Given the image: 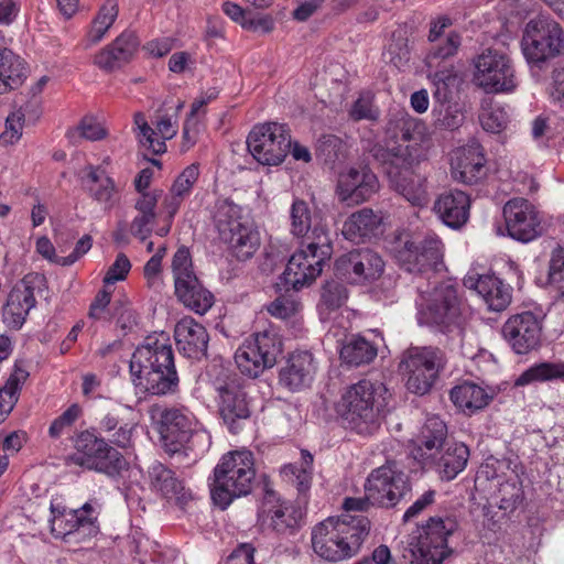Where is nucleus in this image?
<instances>
[{"mask_svg":"<svg viewBox=\"0 0 564 564\" xmlns=\"http://www.w3.org/2000/svg\"><path fill=\"white\" fill-rule=\"evenodd\" d=\"M130 373L137 389L152 395H164L177 389L178 376L169 338L148 336L130 360Z\"/></svg>","mask_w":564,"mask_h":564,"instance_id":"nucleus-1","label":"nucleus"},{"mask_svg":"<svg viewBox=\"0 0 564 564\" xmlns=\"http://www.w3.org/2000/svg\"><path fill=\"white\" fill-rule=\"evenodd\" d=\"M370 528V520L364 514L329 517L312 529V549L329 563L350 560L360 552Z\"/></svg>","mask_w":564,"mask_h":564,"instance_id":"nucleus-2","label":"nucleus"},{"mask_svg":"<svg viewBox=\"0 0 564 564\" xmlns=\"http://www.w3.org/2000/svg\"><path fill=\"white\" fill-rule=\"evenodd\" d=\"M387 393L383 383L368 379L349 386L337 405L345 427L362 436L373 435L381 426Z\"/></svg>","mask_w":564,"mask_h":564,"instance_id":"nucleus-3","label":"nucleus"},{"mask_svg":"<svg viewBox=\"0 0 564 564\" xmlns=\"http://www.w3.org/2000/svg\"><path fill=\"white\" fill-rule=\"evenodd\" d=\"M369 154L383 167L395 192L414 206L427 205V178L413 169L414 159L408 145L387 148L376 143L369 149Z\"/></svg>","mask_w":564,"mask_h":564,"instance_id":"nucleus-4","label":"nucleus"},{"mask_svg":"<svg viewBox=\"0 0 564 564\" xmlns=\"http://www.w3.org/2000/svg\"><path fill=\"white\" fill-rule=\"evenodd\" d=\"M254 479V457L250 451L226 453L213 471L210 495L214 503L225 510L235 499L251 492Z\"/></svg>","mask_w":564,"mask_h":564,"instance_id":"nucleus-5","label":"nucleus"},{"mask_svg":"<svg viewBox=\"0 0 564 564\" xmlns=\"http://www.w3.org/2000/svg\"><path fill=\"white\" fill-rule=\"evenodd\" d=\"M389 252L404 271L431 279L443 269L444 245L434 232L415 241L409 232H397L389 241Z\"/></svg>","mask_w":564,"mask_h":564,"instance_id":"nucleus-6","label":"nucleus"},{"mask_svg":"<svg viewBox=\"0 0 564 564\" xmlns=\"http://www.w3.org/2000/svg\"><path fill=\"white\" fill-rule=\"evenodd\" d=\"M212 218L219 239L228 245L238 260L250 259L260 247V234L254 223L242 215L240 206L229 199H218Z\"/></svg>","mask_w":564,"mask_h":564,"instance_id":"nucleus-7","label":"nucleus"},{"mask_svg":"<svg viewBox=\"0 0 564 564\" xmlns=\"http://www.w3.org/2000/svg\"><path fill=\"white\" fill-rule=\"evenodd\" d=\"M333 243L326 226H315L307 242L293 253L283 272L286 284L299 290L311 284L323 271L324 263L330 259Z\"/></svg>","mask_w":564,"mask_h":564,"instance_id":"nucleus-8","label":"nucleus"},{"mask_svg":"<svg viewBox=\"0 0 564 564\" xmlns=\"http://www.w3.org/2000/svg\"><path fill=\"white\" fill-rule=\"evenodd\" d=\"M457 529L454 517H431L410 539L403 557L411 564H441L451 552L447 539Z\"/></svg>","mask_w":564,"mask_h":564,"instance_id":"nucleus-9","label":"nucleus"},{"mask_svg":"<svg viewBox=\"0 0 564 564\" xmlns=\"http://www.w3.org/2000/svg\"><path fill=\"white\" fill-rule=\"evenodd\" d=\"M447 364L445 352L436 347H410L401 357L399 370L406 389L424 395L434 386Z\"/></svg>","mask_w":564,"mask_h":564,"instance_id":"nucleus-10","label":"nucleus"},{"mask_svg":"<svg viewBox=\"0 0 564 564\" xmlns=\"http://www.w3.org/2000/svg\"><path fill=\"white\" fill-rule=\"evenodd\" d=\"M464 311L457 285L445 281L429 294L426 303L420 310L419 322L443 333H451L464 324Z\"/></svg>","mask_w":564,"mask_h":564,"instance_id":"nucleus-11","label":"nucleus"},{"mask_svg":"<svg viewBox=\"0 0 564 564\" xmlns=\"http://www.w3.org/2000/svg\"><path fill=\"white\" fill-rule=\"evenodd\" d=\"M521 47L528 63L541 69L547 62L564 57V30L554 21L531 20L525 25Z\"/></svg>","mask_w":564,"mask_h":564,"instance_id":"nucleus-12","label":"nucleus"},{"mask_svg":"<svg viewBox=\"0 0 564 564\" xmlns=\"http://www.w3.org/2000/svg\"><path fill=\"white\" fill-rule=\"evenodd\" d=\"M149 413L165 452L170 455L181 453L195 432V415L185 406L160 404L152 405Z\"/></svg>","mask_w":564,"mask_h":564,"instance_id":"nucleus-13","label":"nucleus"},{"mask_svg":"<svg viewBox=\"0 0 564 564\" xmlns=\"http://www.w3.org/2000/svg\"><path fill=\"white\" fill-rule=\"evenodd\" d=\"M171 268L177 299L199 315L209 311L214 304V295L196 276L188 248L182 246L176 250Z\"/></svg>","mask_w":564,"mask_h":564,"instance_id":"nucleus-14","label":"nucleus"},{"mask_svg":"<svg viewBox=\"0 0 564 564\" xmlns=\"http://www.w3.org/2000/svg\"><path fill=\"white\" fill-rule=\"evenodd\" d=\"M283 351L281 337L273 330H264L246 339L235 352V361L241 373L257 378L272 368Z\"/></svg>","mask_w":564,"mask_h":564,"instance_id":"nucleus-15","label":"nucleus"},{"mask_svg":"<svg viewBox=\"0 0 564 564\" xmlns=\"http://www.w3.org/2000/svg\"><path fill=\"white\" fill-rule=\"evenodd\" d=\"M291 134L285 124L267 122L257 124L249 132L247 148L262 165L281 164L291 150Z\"/></svg>","mask_w":564,"mask_h":564,"instance_id":"nucleus-16","label":"nucleus"},{"mask_svg":"<svg viewBox=\"0 0 564 564\" xmlns=\"http://www.w3.org/2000/svg\"><path fill=\"white\" fill-rule=\"evenodd\" d=\"M411 490L408 475L397 462L387 464L373 469L365 484V492L372 506L391 508Z\"/></svg>","mask_w":564,"mask_h":564,"instance_id":"nucleus-17","label":"nucleus"},{"mask_svg":"<svg viewBox=\"0 0 564 564\" xmlns=\"http://www.w3.org/2000/svg\"><path fill=\"white\" fill-rule=\"evenodd\" d=\"M474 82L486 93H510L518 85L510 57L497 50L487 48L475 61Z\"/></svg>","mask_w":564,"mask_h":564,"instance_id":"nucleus-18","label":"nucleus"},{"mask_svg":"<svg viewBox=\"0 0 564 564\" xmlns=\"http://www.w3.org/2000/svg\"><path fill=\"white\" fill-rule=\"evenodd\" d=\"M75 448L77 452L68 456L67 462L88 469L115 475L126 464L124 458L117 449L89 431H84L77 436Z\"/></svg>","mask_w":564,"mask_h":564,"instance_id":"nucleus-19","label":"nucleus"},{"mask_svg":"<svg viewBox=\"0 0 564 564\" xmlns=\"http://www.w3.org/2000/svg\"><path fill=\"white\" fill-rule=\"evenodd\" d=\"M384 267L382 257L370 248L352 249L335 261L336 275L356 285L378 280L383 274Z\"/></svg>","mask_w":564,"mask_h":564,"instance_id":"nucleus-20","label":"nucleus"},{"mask_svg":"<svg viewBox=\"0 0 564 564\" xmlns=\"http://www.w3.org/2000/svg\"><path fill=\"white\" fill-rule=\"evenodd\" d=\"M45 285V276L32 272L13 286L2 308V321L9 328L20 329L23 326L36 304L35 293H41Z\"/></svg>","mask_w":564,"mask_h":564,"instance_id":"nucleus-21","label":"nucleus"},{"mask_svg":"<svg viewBox=\"0 0 564 564\" xmlns=\"http://www.w3.org/2000/svg\"><path fill=\"white\" fill-rule=\"evenodd\" d=\"M502 335L516 354H529L541 346L542 323L532 312L514 314L505 322Z\"/></svg>","mask_w":564,"mask_h":564,"instance_id":"nucleus-22","label":"nucleus"},{"mask_svg":"<svg viewBox=\"0 0 564 564\" xmlns=\"http://www.w3.org/2000/svg\"><path fill=\"white\" fill-rule=\"evenodd\" d=\"M508 235L521 242H529L542 232L541 220L534 206L525 198L517 197L503 206Z\"/></svg>","mask_w":564,"mask_h":564,"instance_id":"nucleus-23","label":"nucleus"},{"mask_svg":"<svg viewBox=\"0 0 564 564\" xmlns=\"http://www.w3.org/2000/svg\"><path fill=\"white\" fill-rule=\"evenodd\" d=\"M377 175L368 166L350 167L338 175L336 194L340 202L357 205L379 191Z\"/></svg>","mask_w":564,"mask_h":564,"instance_id":"nucleus-24","label":"nucleus"},{"mask_svg":"<svg viewBox=\"0 0 564 564\" xmlns=\"http://www.w3.org/2000/svg\"><path fill=\"white\" fill-rule=\"evenodd\" d=\"M452 176L466 185H474L487 175L486 158L479 143H471L454 152L451 160Z\"/></svg>","mask_w":564,"mask_h":564,"instance_id":"nucleus-25","label":"nucleus"},{"mask_svg":"<svg viewBox=\"0 0 564 564\" xmlns=\"http://www.w3.org/2000/svg\"><path fill=\"white\" fill-rule=\"evenodd\" d=\"M151 489L169 502L184 509L193 500L192 491L175 473L160 462L152 463L148 468Z\"/></svg>","mask_w":564,"mask_h":564,"instance_id":"nucleus-26","label":"nucleus"},{"mask_svg":"<svg viewBox=\"0 0 564 564\" xmlns=\"http://www.w3.org/2000/svg\"><path fill=\"white\" fill-rule=\"evenodd\" d=\"M219 412L232 434L239 433L250 416L246 392L235 382L218 388Z\"/></svg>","mask_w":564,"mask_h":564,"instance_id":"nucleus-27","label":"nucleus"},{"mask_svg":"<svg viewBox=\"0 0 564 564\" xmlns=\"http://www.w3.org/2000/svg\"><path fill=\"white\" fill-rule=\"evenodd\" d=\"M434 80L436 85L434 98L440 104L433 110L435 124L441 129L455 130L462 126L465 116L457 104L446 105V102L449 98L447 87L457 80V76L449 70H440L435 72Z\"/></svg>","mask_w":564,"mask_h":564,"instance_id":"nucleus-28","label":"nucleus"},{"mask_svg":"<svg viewBox=\"0 0 564 564\" xmlns=\"http://www.w3.org/2000/svg\"><path fill=\"white\" fill-rule=\"evenodd\" d=\"M262 513L270 518L272 529L279 534H293L300 527L303 512L290 502L280 501L275 491L265 488Z\"/></svg>","mask_w":564,"mask_h":564,"instance_id":"nucleus-29","label":"nucleus"},{"mask_svg":"<svg viewBox=\"0 0 564 564\" xmlns=\"http://www.w3.org/2000/svg\"><path fill=\"white\" fill-rule=\"evenodd\" d=\"M316 364L313 355L306 350H297L288 357L279 372V382L290 391H299L308 387L315 376Z\"/></svg>","mask_w":564,"mask_h":564,"instance_id":"nucleus-30","label":"nucleus"},{"mask_svg":"<svg viewBox=\"0 0 564 564\" xmlns=\"http://www.w3.org/2000/svg\"><path fill=\"white\" fill-rule=\"evenodd\" d=\"M463 282L467 289L475 290L491 311L501 312L511 302L510 288L495 275L468 273Z\"/></svg>","mask_w":564,"mask_h":564,"instance_id":"nucleus-31","label":"nucleus"},{"mask_svg":"<svg viewBox=\"0 0 564 564\" xmlns=\"http://www.w3.org/2000/svg\"><path fill=\"white\" fill-rule=\"evenodd\" d=\"M140 45L135 32L126 30L95 56V64L106 72H112L128 64Z\"/></svg>","mask_w":564,"mask_h":564,"instance_id":"nucleus-32","label":"nucleus"},{"mask_svg":"<svg viewBox=\"0 0 564 564\" xmlns=\"http://www.w3.org/2000/svg\"><path fill=\"white\" fill-rule=\"evenodd\" d=\"M174 337L178 350L192 359L206 356L209 336L206 328L192 317H184L177 322Z\"/></svg>","mask_w":564,"mask_h":564,"instance_id":"nucleus-33","label":"nucleus"},{"mask_svg":"<svg viewBox=\"0 0 564 564\" xmlns=\"http://www.w3.org/2000/svg\"><path fill=\"white\" fill-rule=\"evenodd\" d=\"M469 208V196L458 189L440 194L433 205V210L442 223L453 229H458L467 223Z\"/></svg>","mask_w":564,"mask_h":564,"instance_id":"nucleus-34","label":"nucleus"},{"mask_svg":"<svg viewBox=\"0 0 564 564\" xmlns=\"http://www.w3.org/2000/svg\"><path fill=\"white\" fill-rule=\"evenodd\" d=\"M382 216L370 208L352 213L344 223V237L355 243L365 242L381 234Z\"/></svg>","mask_w":564,"mask_h":564,"instance_id":"nucleus-35","label":"nucleus"},{"mask_svg":"<svg viewBox=\"0 0 564 564\" xmlns=\"http://www.w3.org/2000/svg\"><path fill=\"white\" fill-rule=\"evenodd\" d=\"M495 397V389H486L471 381L456 384L449 391V398L455 406L469 414L487 408Z\"/></svg>","mask_w":564,"mask_h":564,"instance_id":"nucleus-36","label":"nucleus"},{"mask_svg":"<svg viewBox=\"0 0 564 564\" xmlns=\"http://www.w3.org/2000/svg\"><path fill=\"white\" fill-rule=\"evenodd\" d=\"M161 195V189H152L149 194H143L135 200L137 215L130 224V232L141 241H145L153 231L156 220L155 208Z\"/></svg>","mask_w":564,"mask_h":564,"instance_id":"nucleus-37","label":"nucleus"},{"mask_svg":"<svg viewBox=\"0 0 564 564\" xmlns=\"http://www.w3.org/2000/svg\"><path fill=\"white\" fill-rule=\"evenodd\" d=\"M83 183L85 189L94 200L104 204L106 209L113 207L117 187L113 180L106 175L105 171L93 165L87 166Z\"/></svg>","mask_w":564,"mask_h":564,"instance_id":"nucleus-38","label":"nucleus"},{"mask_svg":"<svg viewBox=\"0 0 564 564\" xmlns=\"http://www.w3.org/2000/svg\"><path fill=\"white\" fill-rule=\"evenodd\" d=\"M469 449L463 443L446 442L441 448V455L437 458V471L443 480H453L462 473L468 462Z\"/></svg>","mask_w":564,"mask_h":564,"instance_id":"nucleus-39","label":"nucleus"},{"mask_svg":"<svg viewBox=\"0 0 564 564\" xmlns=\"http://www.w3.org/2000/svg\"><path fill=\"white\" fill-rule=\"evenodd\" d=\"M25 78L24 61L11 50H0V95L18 89Z\"/></svg>","mask_w":564,"mask_h":564,"instance_id":"nucleus-40","label":"nucleus"},{"mask_svg":"<svg viewBox=\"0 0 564 564\" xmlns=\"http://www.w3.org/2000/svg\"><path fill=\"white\" fill-rule=\"evenodd\" d=\"M315 226H324L317 216L313 214L308 203L304 199L296 198L290 208V232L293 237L304 238L303 242H307V237L312 234Z\"/></svg>","mask_w":564,"mask_h":564,"instance_id":"nucleus-41","label":"nucleus"},{"mask_svg":"<svg viewBox=\"0 0 564 564\" xmlns=\"http://www.w3.org/2000/svg\"><path fill=\"white\" fill-rule=\"evenodd\" d=\"M28 377L29 372L26 369L22 367L21 362H17L6 384L0 388V424L4 422L17 404L21 388Z\"/></svg>","mask_w":564,"mask_h":564,"instance_id":"nucleus-42","label":"nucleus"},{"mask_svg":"<svg viewBox=\"0 0 564 564\" xmlns=\"http://www.w3.org/2000/svg\"><path fill=\"white\" fill-rule=\"evenodd\" d=\"M377 357V347L360 336H352L340 349L343 362L359 367L370 364Z\"/></svg>","mask_w":564,"mask_h":564,"instance_id":"nucleus-43","label":"nucleus"},{"mask_svg":"<svg viewBox=\"0 0 564 564\" xmlns=\"http://www.w3.org/2000/svg\"><path fill=\"white\" fill-rule=\"evenodd\" d=\"M561 380L564 382V361H544L535 364L523 371L517 379L514 384L523 387L532 382H545Z\"/></svg>","mask_w":564,"mask_h":564,"instance_id":"nucleus-44","label":"nucleus"},{"mask_svg":"<svg viewBox=\"0 0 564 564\" xmlns=\"http://www.w3.org/2000/svg\"><path fill=\"white\" fill-rule=\"evenodd\" d=\"M460 44V35L454 31L448 32L446 37L431 43L424 59L425 65L429 69L438 68L444 61L457 54Z\"/></svg>","mask_w":564,"mask_h":564,"instance_id":"nucleus-45","label":"nucleus"},{"mask_svg":"<svg viewBox=\"0 0 564 564\" xmlns=\"http://www.w3.org/2000/svg\"><path fill=\"white\" fill-rule=\"evenodd\" d=\"M420 127L415 118L406 111L398 110L389 116L387 133L397 140L411 141L415 139V133H420Z\"/></svg>","mask_w":564,"mask_h":564,"instance_id":"nucleus-46","label":"nucleus"},{"mask_svg":"<svg viewBox=\"0 0 564 564\" xmlns=\"http://www.w3.org/2000/svg\"><path fill=\"white\" fill-rule=\"evenodd\" d=\"M118 12L119 9L117 0H107L104 3L97 17L93 21L91 29L87 33L86 39L88 44L95 45L102 40L117 19Z\"/></svg>","mask_w":564,"mask_h":564,"instance_id":"nucleus-47","label":"nucleus"},{"mask_svg":"<svg viewBox=\"0 0 564 564\" xmlns=\"http://www.w3.org/2000/svg\"><path fill=\"white\" fill-rule=\"evenodd\" d=\"M312 470H313V455L306 451H301V465H288L283 468L285 476L292 475V480L300 496L306 497L312 485Z\"/></svg>","mask_w":564,"mask_h":564,"instance_id":"nucleus-48","label":"nucleus"},{"mask_svg":"<svg viewBox=\"0 0 564 564\" xmlns=\"http://www.w3.org/2000/svg\"><path fill=\"white\" fill-rule=\"evenodd\" d=\"M499 508L505 511L516 510L524 499L522 481L517 470L505 481L499 484Z\"/></svg>","mask_w":564,"mask_h":564,"instance_id":"nucleus-49","label":"nucleus"},{"mask_svg":"<svg viewBox=\"0 0 564 564\" xmlns=\"http://www.w3.org/2000/svg\"><path fill=\"white\" fill-rule=\"evenodd\" d=\"M446 436L447 426L445 422L438 416H431L425 421L421 430L420 443L429 451L440 449L447 442Z\"/></svg>","mask_w":564,"mask_h":564,"instance_id":"nucleus-50","label":"nucleus"},{"mask_svg":"<svg viewBox=\"0 0 564 564\" xmlns=\"http://www.w3.org/2000/svg\"><path fill=\"white\" fill-rule=\"evenodd\" d=\"M348 300V290L339 281H326L321 291V300L318 303L322 313L334 312L340 308Z\"/></svg>","mask_w":564,"mask_h":564,"instance_id":"nucleus-51","label":"nucleus"},{"mask_svg":"<svg viewBox=\"0 0 564 564\" xmlns=\"http://www.w3.org/2000/svg\"><path fill=\"white\" fill-rule=\"evenodd\" d=\"M68 517L67 522L70 523V527L65 534L79 530L87 531L90 535L97 534V511L91 502H86L80 509L70 512Z\"/></svg>","mask_w":564,"mask_h":564,"instance_id":"nucleus-52","label":"nucleus"},{"mask_svg":"<svg viewBox=\"0 0 564 564\" xmlns=\"http://www.w3.org/2000/svg\"><path fill=\"white\" fill-rule=\"evenodd\" d=\"M106 137L104 127L93 117H85L78 127L67 130L66 138L70 143L77 144L80 139L89 141L101 140Z\"/></svg>","mask_w":564,"mask_h":564,"instance_id":"nucleus-53","label":"nucleus"},{"mask_svg":"<svg viewBox=\"0 0 564 564\" xmlns=\"http://www.w3.org/2000/svg\"><path fill=\"white\" fill-rule=\"evenodd\" d=\"M102 413L100 414V419L98 421V429L100 433H110L113 431V427H117L121 423H126L122 419V414L124 411L131 412V408H124L123 405L112 402L105 401L101 406Z\"/></svg>","mask_w":564,"mask_h":564,"instance_id":"nucleus-54","label":"nucleus"},{"mask_svg":"<svg viewBox=\"0 0 564 564\" xmlns=\"http://www.w3.org/2000/svg\"><path fill=\"white\" fill-rule=\"evenodd\" d=\"M348 115L354 121H377L379 119L380 111L373 104V96L369 93H365L360 94V96L354 101Z\"/></svg>","mask_w":564,"mask_h":564,"instance_id":"nucleus-55","label":"nucleus"},{"mask_svg":"<svg viewBox=\"0 0 564 564\" xmlns=\"http://www.w3.org/2000/svg\"><path fill=\"white\" fill-rule=\"evenodd\" d=\"M83 409L78 403L69 405L61 415H58L51 424L48 434L53 438L61 437L65 432L69 431L75 422L82 416Z\"/></svg>","mask_w":564,"mask_h":564,"instance_id":"nucleus-56","label":"nucleus"},{"mask_svg":"<svg viewBox=\"0 0 564 564\" xmlns=\"http://www.w3.org/2000/svg\"><path fill=\"white\" fill-rule=\"evenodd\" d=\"M110 321L115 319L116 325L124 333L132 330L137 325V316L128 302L116 300L111 304Z\"/></svg>","mask_w":564,"mask_h":564,"instance_id":"nucleus-57","label":"nucleus"},{"mask_svg":"<svg viewBox=\"0 0 564 564\" xmlns=\"http://www.w3.org/2000/svg\"><path fill=\"white\" fill-rule=\"evenodd\" d=\"M134 123L140 131V135L142 137L140 142L143 145L148 147L154 154H161L166 151L165 143L155 138V130L148 124L142 113L138 112L134 115Z\"/></svg>","mask_w":564,"mask_h":564,"instance_id":"nucleus-58","label":"nucleus"},{"mask_svg":"<svg viewBox=\"0 0 564 564\" xmlns=\"http://www.w3.org/2000/svg\"><path fill=\"white\" fill-rule=\"evenodd\" d=\"M267 310L276 318L288 319L301 310V303L294 295H281L272 301Z\"/></svg>","mask_w":564,"mask_h":564,"instance_id":"nucleus-59","label":"nucleus"},{"mask_svg":"<svg viewBox=\"0 0 564 564\" xmlns=\"http://www.w3.org/2000/svg\"><path fill=\"white\" fill-rule=\"evenodd\" d=\"M479 120L484 130L491 133H499L507 127L508 115L500 107L490 108L480 113Z\"/></svg>","mask_w":564,"mask_h":564,"instance_id":"nucleus-60","label":"nucleus"},{"mask_svg":"<svg viewBox=\"0 0 564 564\" xmlns=\"http://www.w3.org/2000/svg\"><path fill=\"white\" fill-rule=\"evenodd\" d=\"M24 113L17 110L10 113L6 120V130L0 135V143L3 145L14 144L22 137Z\"/></svg>","mask_w":564,"mask_h":564,"instance_id":"nucleus-61","label":"nucleus"},{"mask_svg":"<svg viewBox=\"0 0 564 564\" xmlns=\"http://www.w3.org/2000/svg\"><path fill=\"white\" fill-rule=\"evenodd\" d=\"M199 176V167L197 164H191L183 170V172L174 181L171 191L176 193V196L184 198L191 194L194 184Z\"/></svg>","mask_w":564,"mask_h":564,"instance_id":"nucleus-62","label":"nucleus"},{"mask_svg":"<svg viewBox=\"0 0 564 564\" xmlns=\"http://www.w3.org/2000/svg\"><path fill=\"white\" fill-rule=\"evenodd\" d=\"M111 304V293L100 290L89 306L88 316L93 319L110 321Z\"/></svg>","mask_w":564,"mask_h":564,"instance_id":"nucleus-63","label":"nucleus"},{"mask_svg":"<svg viewBox=\"0 0 564 564\" xmlns=\"http://www.w3.org/2000/svg\"><path fill=\"white\" fill-rule=\"evenodd\" d=\"M562 281H564V249L557 246L551 252L546 283L552 285Z\"/></svg>","mask_w":564,"mask_h":564,"instance_id":"nucleus-64","label":"nucleus"}]
</instances>
